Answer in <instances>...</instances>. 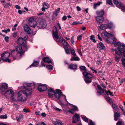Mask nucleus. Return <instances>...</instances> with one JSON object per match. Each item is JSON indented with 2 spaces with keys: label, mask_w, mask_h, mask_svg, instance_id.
I'll return each instance as SVG.
<instances>
[{
  "label": "nucleus",
  "mask_w": 125,
  "mask_h": 125,
  "mask_svg": "<svg viewBox=\"0 0 125 125\" xmlns=\"http://www.w3.org/2000/svg\"><path fill=\"white\" fill-rule=\"evenodd\" d=\"M23 112L26 113H27L29 112V111L28 110H26L25 109H23Z\"/></svg>",
  "instance_id": "61"
},
{
  "label": "nucleus",
  "mask_w": 125,
  "mask_h": 125,
  "mask_svg": "<svg viewBox=\"0 0 125 125\" xmlns=\"http://www.w3.org/2000/svg\"><path fill=\"white\" fill-rule=\"evenodd\" d=\"M112 108L115 110H117L118 108H117V106L115 105L114 104H112Z\"/></svg>",
  "instance_id": "37"
},
{
  "label": "nucleus",
  "mask_w": 125,
  "mask_h": 125,
  "mask_svg": "<svg viewBox=\"0 0 125 125\" xmlns=\"http://www.w3.org/2000/svg\"><path fill=\"white\" fill-rule=\"evenodd\" d=\"M7 116L6 115H2L0 116V118L1 119H6Z\"/></svg>",
  "instance_id": "41"
},
{
  "label": "nucleus",
  "mask_w": 125,
  "mask_h": 125,
  "mask_svg": "<svg viewBox=\"0 0 125 125\" xmlns=\"http://www.w3.org/2000/svg\"><path fill=\"white\" fill-rule=\"evenodd\" d=\"M76 8L77 10L78 11H80L81 10V8L79 6H77L76 7Z\"/></svg>",
  "instance_id": "62"
},
{
  "label": "nucleus",
  "mask_w": 125,
  "mask_h": 125,
  "mask_svg": "<svg viewBox=\"0 0 125 125\" xmlns=\"http://www.w3.org/2000/svg\"><path fill=\"white\" fill-rule=\"evenodd\" d=\"M3 60L5 61L6 62H10V60L9 59L6 58H4Z\"/></svg>",
  "instance_id": "42"
},
{
  "label": "nucleus",
  "mask_w": 125,
  "mask_h": 125,
  "mask_svg": "<svg viewBox=\"0 0 125 125\" xmlns=\"http://www.w3.org/2000/svg\"><path fill=\"white\" fill-rule=\"evenodd\" d=\"M121 61L123 65L125 67V58L122 59Z\"/></svg>",
  "instance_id": "48"
},
{
  "label": "nucleus",
  "mask_w": 125,
  "mask_h": 125,
  "mask_svg": "<svg viewBox=\"0 0 125 125\" xmlns=\"http://www.w3.org/2000/svg\"><path fill=\"white\" fill-rule=\"evenodd\" d=\"M89 125H95L94 123L92 120H90L88 123Z\"/></svg>",
  "instance_id": "44"
},
{
  "label": "nucleus",
  "mask_w": 125,
  "mask_h": 125,
  "mask_svg": "<svg viewBox=\"0 0 125 125\" xmlns=\"http://www.w3.org/2000/svg\"><path fill=\"white\" fill-rule=\"evenodd\" d=\"M70 50L71 52V53L73 56H76V53L75 52V51L73 49H70Z\"/></svg>",
  "instance_id": "36"
},
{
  "label": "nucleus",
  "mask_w": 125,
  "mask_h": 125,
  "mask_svg": "<svg viewBox=\"0 0 125 125\" xmlns=\"http://www.w3.org/2000/svg\"><path fill=\"white\" fill-rule=\"evenodd\" d=\"M4 39L6 42H8V41L9 37H5L4 38Z\"/></svg>",
  "instance_id": "52"
},
{
  "label": "nucleus",
  "mask_w": 125,
  "mask_h": 125,
  "mask_svg": "<svg viewBox=\"0 0 125 125\" xmlns=\"http://www.w3.org/2000/svg\"><path fill=\"white\" fill-rule=\"evenodd\" d=\"M79 118V116L77 114H75L73 117V123H76L78 121V119Z\"/></svg>",
  "instance_id": "14"
},
{
  "label": "nucleus",
  "mask_w": 125,
  "mask_h": 125,
  "mask_svg": "<svg viewBox=\"0 0 125 125\" xmlns=\"http://www.w3.org/2000/svg\"><path fill=\"white\" fill-rule=\"evenodd\" d=\"M61 41L62 43L65 46V47H68L69 44L64 39H62Z\"/></svg>",
  "instance_id": "26"
},
{
  "label": "nucleus",
  "mask_w": 125,
  "mask_h": 125,
  "mask_svg": "<svg viewBox=\"0 0 125 125\" xmlns=\"http://www.w3.org/2000/svg\"><path fill=\"white\" fill-rule=\"evenodd\" d=\"M79 68L81 70L83 71H86V68L84 66H80Z\"/></svg>",
  "instance_id": "40"
},
{
  "label": "nucleus",
  "mask_w": 125,
  "mask_h": 125,
  "mask_svg": "<svg viewBox=\"0 0 125 125\" xmlns=\"http://www.w3.org/2000/svg\"><path fill=\"white\" fill-rule=\"evenodd\" d=\"M90 40H92L94 38V35H92L90 36Z\"/></svg>",
  "instance_id": "56"
},
{
  "label": "nucleus",
  "mask_w": 125,
  "mask_h": 125,
  "mask_svg": "<svg viewBox=\"0 0 125 125\" xmlns=\"http://www.w3.org/2000/svg\"><path fill=\"white\" fill-rule=\"evenodd\" d=\"M106 3L110 5H112L113 4L111 0H106Z\"/></svg>",
  "instance_id": "39"
},
{
  "label": "nucleus",
  "mask_w": 125,
  "mask_h": 125,
  "mask_svg": "<svg viewBox=\"0 0 125 125\" xmlns=\"http://www.w3.org/2000/svg\"><path fill=\"white\" fill-rule=\"evenodd\" d=\"M18 13L20 14H22V11L20 10H19L18 11Z\"/></svg>",
  "instance_id": "64"
},
{
  "label": "nucleus",
  "mask_w": 125,
  "mask_h": 125,
  "mask_svg": "<svg viewBox=\"0 0 125 125\" xmlns=\"http://www.w3.org/2000/svg\"><path fill=\"white\" fill-rule=\"evenodd\" d=\"M23 87H19L18 89H23L19 92L17 94V99L18 100L22 102L25 101L27 99V96L31 94L32 88L35 87L34 83H25L23 84Z\"/></svg>",
  "instance_id": "1"
},
{
  "label": "nucleus",
  "mask_w": 125,
  "mask_h": 125,
  "mask_svg": "<svg viewBox=\"0 0 125 125\" xmlns=\"http://www.w3.org/2000/svg\"><path fill=\"white\" fill-rule=\"evenodd\" d=\"M24 30L29 34H30L31 32V30L29 26L27 24L24 25Z\"/></svg>",
  "instance_id": "12"
},
{
  "label": "nucleus",
  "mask_w": 125,
  "mask_h": 125,
  "mask_svg": "<svg viewBox=\"0 0 125 125\" xmlns=\"http://www.w3.org/2000/svg\"><path fill=\"white\" fill-rule=\"evenodd\" d=\"M68 67L69 68L74 70L77 68V66L76 64H73L71 63L69 65Z\"/></svg>",
  "instance_id": "23"
},
{
  "label": "nucleus",
  "mask_w": 125,
  "mask_h": 125,
  "mask_svg": "<svg viewBox=\"0 0 125 125\" xmlns=\"http://www.w3.org/2000/svg\"><path fill=\"white\" fill-rule=\"evenodd\" d=\"M54 109L55 110L59 112L60 111L62 110L61 109H59V108H57L56 107H55Z\"/></svg>",
  "instance_id": "50"
},
{
  "label": "nucleus",
  "mask_w": 125,
  "mask_h": 125,
  "mask_svg": "<svg viewBox=\"0 0 125 125\" xmlns=\"http://www.w3.org/2000/svg\"><path fill=\"white\" fill-rule=\"evenodd\" d=\"M16 50L17 52L18 53L20 54H22L24 52L22 50L21 47L20 46H17L16 47Z\"/></svg>",
  "instance_id": "16"
},
{
  "label": "nucleus",
  "mask_w": 125,
  "mask_h": 125,
  "mask_svg": "<svg viewBox=\"0 0 125 125\" xmlns=\"http://www.w3.org/2000/svg\"><path fill=\"white\" fill-rule=\"evenodd\" d=\"M54 30L53 31V36L54 38L57 39H58L59 37L58 34V32L57 31V27L56 26H55L54 27Z\"/></svg>",
  "instance_id": "10"
},
{
  "label": "nucleus",
  "mask_w": 125,
  "mask_h": 125,
  "mask_svg": "<svg viewBox=\"0 0 125 125\" xmlns=\"http://www.w3.org/2000/svg\"><path fill=\"white\" fill-rule=\"evenodd\" d=\"M54 93L55 92L52 88H50L48 90V95L50 97H53V95L54 94Z\"/></svg>",
  "instance_id": "18"
},
{
  "label": "nucleus",
  "mask_w": 125,
  "mask_h": 125,
  "mask_svg": "<svg viewBox=\"0 0 125 125\" xmlns=\"http://www.w3.org/2000/svg\"><path fill=\"white\" fill-rule=\"evenodd\" d=\"M8 87V84L6 83H3L2 84L0 88V90L2 92L4 91Z\"/></svg>",
  "instance_id": "19"
},
{
  "label": "nucleus",
  "mask_w": 125,
  "mask_h": 125,
  "mask_svg": "<svg viewBox=\"0 0 125 125\" xmlns=\"http://www.w3.org/2000/svg\"><path fill=\"white\" fill-rule=\"evenodd\" d=\"M82 36L81 35H78L77 37V39L78 40L80 41L81 40L82 38Z\"/></svg>",
  "instance_id": "49"
},
{
  "label": "nucleus",
  "mask_w": 125,
  "mask_h": 125,
  "mask_svg": "<svg viewBox=\"0 0 125 125\" xmlns=\"http://www.w3.org/2000/svg\"><path fill=\"white\" fill-rule=\"evenodd\" d=\"M6 94L9 95V97L11 98V100L13 101H15L14 98L13 97L14 94V92L11 89L8 90L6 92Z\"/></svg>",
  "instance_id": "9"
},
{
  "label": "nucleus",
  "mask_w": 125,
  "mask_h": 125,
  "mask_svg": "<svg viewBox=\"0 0 125 125\" xmlns=\"http://www.w3.org/2000/svg\"><path fill=\"white\" fill-rule=\"evenodd\" d=\"M113 3L116 5L117 7H119V6L120 5V3L121 2H119L118 1V0H113Z\"/></svg>",
  "instance_id": "31"
},
{
  "label": "nucleus",
  "mask_w": 125,
  "mask_h": 125,
  "mask_svg": "<svg viewBox=\"0 0 125 125\" xmlns=\"http://www.w3.org/2000/svg\"><path fill=\"white\" fill-rule=\"evenodd\" d=\"M43 61L45 62L48 63H52L51 60L48 57H44L42 59Z\"/></svg>",
  "instance_id": "22"
},
{
  "label": "nucleus",
  "mask_w": 125,
  "mask_h": 125,
  "mask_svg": "<svg viewBox=\"0 0 125 125\" xmlns=\"http://www.w3.org/2000/svg\"><path fill=\"white\" fill-rule=\"evenodd\" d=\"M47 89V85L45 84H40L38 85V90L40 92L45 91Z\"/></svg>",
  "instance_id": "8"
},
{
  "label": "nucleus",
  "mask_w": 125,
  "mask_h": 125,
  "mask_svg": "<svg viewBox=\"0 0 125 125\" xmlns=\"http://www.w3.org/2000/svg\"><path fill=\"white\" fill-rule=\"evenodd\" d=\"M15 8L16 9H20V6H19L18 5H16L15 6Z\"/></svg>",
  "instance_id": "58"
},
{
  "label": "nucleus",
  "mask_w": 125,
  "mask_h": 125,
  "mask_svg": "<svg viewBox=\"0 0 125 125\" xmlns=\"http://www.w3.org/2000/svg\"><path fill=\"white\" fill-rule=\"evenodd\" d=\"M57 124L59 125H63L62 122L60 120L57 121Z\"/></svg>",
  "instance_id": "45"
},
{
  "label": "nucleus",
  "mask_w": 125,
  "mask_h": 125,
  "mask_svg": "<svg viewBox=\"0 0 125 125\" xmlns=\"http://www.w3.org/2000/svg\"><path fill=\"white\" fill-rule=\"evenodd\" d=\"M96 20L97 22L101 23L104 20V17L102 16H97L95 17Z\"/></svg>",
  "instance_id": "13"
},
{
  "label": "nucleus",
  "mask_w": 125,
  "mask_h": 125,
  "mask_svg": "<svg viewBox=\"0 0 125 125\" xmlns=\"http://www.w3.org/2000/svg\"><path fill=\"white\" fill-rule=\"evenodd\" d=\"M17 35V33H14L12 34V36L13 37H15Z\"/></svg>",
  "instance_id": "60"
},
{
  "label": "nucleus",
  "mask_w": 125,
  "mask_h": 125,
  "mask_svg": "<svg viewBox=\"0 0 125 125\" xmlns=\"http://www.w3.org/2000/svg\"><path fill=\"white\" fill-rule=\"evenodd\" d=\"M106 41L107 42L113 44L115 43L116 40L115 38L114 37L111 36L109 38H107L106 39Z\"/></svg>",
  "instance_id": "11"
},
{
  "label": "nucleus",
  "mask_w": 125,
  "mask_h": 125,
  "mask_svg": "<svg viewBox=\"0 0 125 125\" xmlns=\"http://www.w3.org/2000/svg\"><path fill=\"white\" fill-rule=\"evenodd\" d=\"M46 68L48 70H52V65H48L46 66Z\"/></svg>",
  "instance_id": "38"
},
{
  "label": "nucleus",
  "mask_w": 125,
  "mask_h": 125,
  "mask_svg": "<svg viewBox=\"0 0 125 125\" xmlns=\"http://www.w3.org/2000/svg\"><path fill=\"white\" fill-rule=\"evenodd\" d=\"M73 110L74 111H78V109L77 107L76 106H74L71 110Z\"/></svg>",
  "instance_id": "46"
},
{
  "label": "nucleus",
  "mask_w": 125,
  "mask_h": 125,
  "mask_svg": "<svg viewBox=\"0 0 125 125\" xmlns=\"http://www.w3.org/2000/svg\"><path fill=\"white\" fill-rule=\"evenodd\" d=\"M104 36L107 38H109L111 36V35L110 34L108 33L106 31H105L104 33Z\"/></svg>",
  "instance_id": "30"
},
{
  "label": "nucleus",
  "mask_w": 125,
  "mask_h": 125,
  "mask_svg": "<svg viewBox=\"0 0 125 125\" xmlns=\"http://www.w3.org/2000/svg\"><path fill=\"white\" fill-rule=\"evenodd\" d=\"M99 28L102 30H105L108 28L112 29H113L114 27L113 23L111 22L108 24L101 25L99 27Z\"/></svg>",
  "instance_id": "4"
},
{
  "label": "nucleus",
  "mask_w": 125,
  "mask_h": 125,
  "mask_svg": "<svg viewBox=\"0 0 125 125\" xmlns=\"http://www.w3.org/2000/svg\"><path fill=\"white\" fill-rule=\"evenodd\" d=\"M83 76L84 77V80L86 83H89L92 82L93 75L90 73L84 71L83 73Z\"/></svg>",
  "instance_id": "3"
},
{
  "label": "nucleus",
  "mask_w": 125,
  "mask_h": 125,
  "mask_svg": "<svg viewBox=\"0 0 125 125\" xmlns=\"http://www.w3.org/2000/svg\"><path fill=\"white\" fill-rule=\"evenodd\" d=\"M43 6L44 7H45V8L46 9H47V5L46 4H45V3H44L43 5Z\"/></svg>",
  "instance_id": "63"
},
{
  "label": "nucleus",
  "mask_w": 125,
  "mask_h": 125,
  "mask_svg": "<svg viewBox=\"0 0 125 125\" xmlns=\"http://www.w3.org/2000/svg\"><path fill=\"white\" fill-rule=\"evenodd\" d=\"M41 115L44 117H45L46 116V114L45 113H42L41 114Z\"/></svg>",
  "instance_id": "59"
},
{
  "label": "nucleus",
  "mask_w": 125,
  "mask_h": 125,
  "mask_svg": "<svg viewBox=\"0 0 125 125\" xmlns=\"http://www.w3.org/2000/svg\"><path fill=\"white\" fill-rule=\"evenodd\" d=\"M106 99L107 101L109 102L110 103H112V101L111 99L109 97H106L105 98Z\"/></svg>",
  "instance_id": "35"
},
{
  "label": "nucleus",
  "mask_w": 125,
  "mask_h": 125,
  "mask_svg": "<svg viewBox=\"0 0 125 125\" xmlns=\"http://www.w3.org/2000/svg\"><path fill=\"white\" fill-rule=\"evenodd\" d=\"M97 88L99 91H97V94L98 95H101L102 94L104 93V91L101 87V86L98 85H97Z\"/></svg>",
  "instance_id": "15"
},
{
  "label": "nucleus",
  "mask_w": 125,
  "mask_h": 125,
  "mask_svg": "<svg viewBox=\"0 0 125 125\" xmlns=\"http://www.w3.org/2000/svg\"><path fill=\"white\" fill-rule=\"evenodd\" d=\"M35 19L33 17H31L30 18L29 20V24L31 27H33L32 24L31 23L32 22L34 23H36V21H35Z\"/></svg>",
  "instance_id": "17"
},
{
  "label": "nucleus",
  "mask_w": 125,
  "mask_h": 125,
  "mask_svg": "<svg viewBox=\"0 0 125 125\" xmlns=\"http://www.w3.org/2000/svg\"><path fill=\"white\" fill-rule=\"evenodd\" d=\"M102 3L101 1L97 2V3H95L94 5V9H96L97 6H99Z\"/></svg>",
  "instance_id": "32"
},
{
  "label": "nucleus",
  "mask_w": 125,
  "mask_h": 125,
  "mask_svg": "<svg viewBox=\"0 0 125 125\" xmlns=\"http://www.w3.org/2000/svg\"><path fill=\"white\" fill-rule=\"evenodd\" d=\"M80 60L79 58L78 57H76L75 56H73L70 59V60L71 61H78Z\"/></svg>",
  "instance_id": "29"
},
{
  "label": "nucleus",
  "mask_w": 125,
  "mask_h": 125,
  "mask_svg": "<svg viewBox=\"0 0 125 125\" xmlns=\"http://www.w3.org/2000/svg\"><path fill=\"white\" fill-rule=\"evenodd\" d=\"M81 117L82 118L83 120L84 121L86 122H88V119L84 116L81 115Z\"/></svg>",
  "instance_id": "33"
},
{
  "label": "nucleus",
  "mask_w": 125,
  "mask_h": 125,
  "mask_svg": "<svg viewBox=\"0 0 125 125\" xmlns=\"http://www.w3.org/2000/svg\"><path fill=\"white\" fill-rule=\"evenodd\" d=\"M77 51L79 53V54L81 56L82 55V52L81 51V50L79 49H77Z\"/></svg>",
  "instance_id": "53"
},
{
  "label": "nucleus",
  "mask_w": 125,
  "mask_h": 125,
  "mask_svg": "<svg viewBox=\"0 0 125 125\" xmlns=\"http://www.w3.org/2000/svg\"><path fill=\"white\" fill-rule=\"evenodd\" d=\"M96 13L98 16H102L104 15V11L102 10L100 11H98L96 12Z\"/></svg>",
  "instance_id": "27"
},
{
  "label": "nucleus",
  "mask_w": 125,
  "mask_h": 125,
  "mask_svg": "<svg viewBox=\"0 0 125 125\" xmlns=\"http://www.w3.org/2000/svg\"><path fill=\"white\" fill-rule=\"evenodd\" d=\"M17 42L18 44L24 46L25 48H27L26 44V42L23 38H19L17 39Z\"/></svg>",
  "instance_id": "5"
},
{
  "label": "nucleus",
  "mask_w": 125,
  "mask_h": 125,
  "mask_svg": "<svg viewBox=\"0 0 125 125\" xmlns=\"http://www.w3.org/2000/svg\"><path fill=\"white\" fill-rule=\"evenodd\" d=\"M71 42L73 44H74V39L73 37L72 36L71 37Z\"/></svg>",
  "instance_id": "43"
},
{
  "label": "nucleus",
  "mask_w": 125,
  "mask_h": 125,
  "mask_svg": "<svg viewBox=\"0 0 125 125\" xmlns=\"http://www.w3.org/2000/svg\"><path fill=\"white\" fill-rule=\"evenodd\" d=\"M62 91L59 89H56L55 90V92L54 94L55 97L57 98H59L61 95L64 96L66 102H67L66 99V96L62 94Z\"/></svg>",
  "instance_id": "6"
},
{
  "label": "nucleus",
  "mask_w": 125,
  "mask_h": 125,
  "mask_svg": "<svg viewBox=\"0 0 125 125\" xmlns=\"http://www.w3.org/2000/svg\"><path fill=\"white\" fill-rule=\"evenodd\" d=\"M68 47H64V49L66 53L67 54H70V52L69 49Z\"/></svg>",
  "instance_id": "34"
},
{
  "label": "nucleus",
  "mask_w": 125,
  "mask_h": 125,
  "mask_svg": "<svg viewBox=\"0 0 125 125\" xmlns=\"http://www.w3.org/2000/svg\"><path fill=\"white\" fill-rule=\"evenodd\" d=\"M3 5H4V7H6V6H11V5L9 3H6V4H3Z\"/></svg>",
  "instance_id": "51"
},
{
  "label": "nucleus",
  "mask_w": 125,
  "mask_h": 125,
  "mask_svg": "<svg viewBox=\"0 0 125 125\" xmlns=\"http://www.w3.org/2000/svg\"><path fill=\"white\" fill-rule=\"evenodd\" d=\"M120 116V114L119 112L117 111L114 114V119L115 121H117L118 119V118Z\"/></svg>",
  "instance_id": "21"
},
{
  "label": "nucleus",
  "mask_w": 125,
  "mask_h": 125,
  "mask_svg": "<svg viewBox=\"0 0 125 125\" xmlns=\"http://www.w3.org/2000/svg\"><path fill=\"white\" fill-rule=\"evenodd\" d=\"M10 53L8 52H6L2 53L1 55V58L2 60H3L4 58V57H9L10 56Z\"/></svg>",
  "instance_id": "20"
},
{
  "label": "nucleus",
  "mask_w": 125,
  "mask_h": 125,
  "mask_svg": "<svg viewBox=\"0 0 125 125\" xmlns=\"http://www.w3.org/2000/svg\"><path fill=\"white\" fill-rule=\"evenodd\" d=\"M35 113L36 115H41V113L39 112H35Z\"/></svg>",
  "instance_id": "57"
},
{
  "label": "nucleus",
  "mask_w": 125,
  "mask_h": 125,
  "mask_svg": "<svg viewBox=\"0 0 125 125\" xmlns=\"http://www.w3.org/2000/svg\"><path fill=\"white\" fill-rule=\"evenodd\" d=\"M97 47L101 50L104 49L105 48L104 44L101 42L98 43L97 44Z\"/></svg>",
  "instance_id": "24"
},
{
  "label": "nucleus",
  "mask_w": 125,
  "mask_h": 125,
  "mask_svg": "<svg viewBox=\"0 0 125 125\" xmlns=\"http://www.w3.org/2000/svg\"><path fill=\"white\" fill-rule=\"evenodd\" d=\"M67 17L66 16H63L62 18V21H65Z\"/></svg>",
  "instance_id": "54"
},
{
  "label": "nucleus",
  "mask_w": 125,
  "mask_h": 125,
  "mask_svg": "<svg viewBox=\"0 0 125 125\" xmlns=\"http://www.w3.org/2000/svg\"><path fill=\"white\" fill-rule=\"evenodd\" d=\"M115 46L118 47L119 49H115L114 51L115 52V61H119L120 57L122 55V52L125 50V44L120 43L118 42L115 44Z\"/></svg>",
  "instance_id": "2"
},
{
  "label": "nucleus",
  "mask_w": 125,
  "mask_h": 125,
  "mask_svg": "<svg viewBox=\"0 0 125 125\" xmlns=\"http://www.w3.org/2000/svg\"><path fill=\"white\" fill-rule=\"evenodd\" d=\"M31 23V24H32V25L33 26V27H33V28H35V27L36 26H37V22H36V23H33V22Z\"/></svg>",
  "instance_id": "47"
},
{
  "label": "nucleus",
  "mask_w": 125,
  "mask_h": 125,
  "mask_svg": "<svg viewBox=\"0 0 125 125\" xmlns=\"http://www.w3.org/2000/svg\"><path fill=\"white\" fill-rule=\"evenodd\" d=\"M119 7H120L121 8L122 10L124 12L125 11V6H124L123 4L122 3H120V5Z\"/></svg>",
  "instance_id": "28"
},
{
  "label": "nucleus",
  "mask_w": 125,
  "mask_h": 125,
  "mask_svg": "<svg viewBox=\"0 0 125 125\" xmlns=\"http://www.w3.org/2000/svg\"><path fill=\"white\" fill-rule=\"evenodd\" d=\"M46 26L45 21L42 19L37 24V27L39 29H44L46 27Z\"/></svg>",
  "instance_id": "7"
},
{
  "label": "nucleus",
  "mask_w": 125,
  "mask_h": 125,
  "mask_svg": "<svg viewBox=\"0 0 125 125\" xmlns=\"http://www.w3.org/2000/svg\"><path fill=\"white\" fill-rule=\"evenodd\" d=\"M39 64L38 61H34L33 63L30 66V67H37V65Z\"/></svg>",
  "instance_id": "25"
},
{
  "label": "nucleus",
  "mask_w": 125,
  "mask_h": 125,
  "mask_svg": "<svg viewBox=\"0 0 125 125\" xmlns=\"http://www.w3.org/2000/svg\"><path fill=\"white\" fill-rule=\"evenodd\" d=\"M112 63V61L110 60L107 62V64L108 65H110Z\"/></svg>",
  "instance_id": "55"
}]
</instances>
